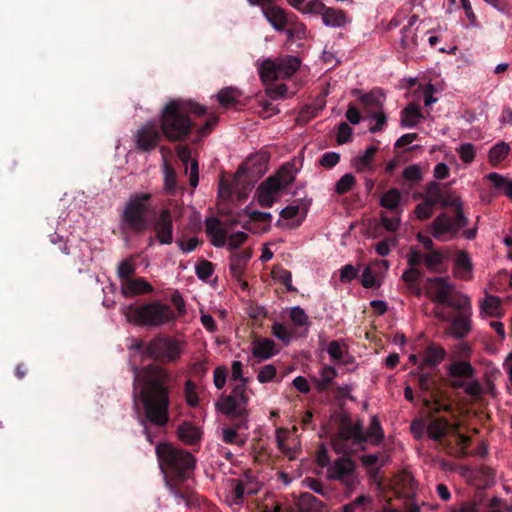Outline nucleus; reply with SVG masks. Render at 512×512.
Listing matches in <instances>:
<instances>
[{"label":"nucleus","instance_id":"f257e3e1","mask_svg":"<svg viewBox=\"0 0 512 512\" xmlns=\"http://www.w3.org/2000/svg\"><path fill=\"white\" fill-rule=\"evenodd\" d=\"M133 392L139 396L144 409V419L141 420L143 433L148 442L154 443L157 437L146 422L165 427L169 420L170 390L173 388L172 375L158 365H147L141 369L133 367Z\"/></svg>","mask_w":512,"mask_h":512},{"label":"nucleus","instance_id":"f03ea898","mask_svg":"<svg viewBox=\"0 0 512 512\" xmlns=\"http://www.w3.org/2000/svg\"><path fill=\"white\" fill-rule=\"evenodd\" d=\"M207 113V108L197 102L172 99L161 110L159 128L169 142H184L194 130L201 139L209 135L218 122V117L213 115L198 127L193 117H202Z\"/></svg>","mask_w":512,"mask_h":512},{"label":"nucleus","instance_id":"7ed1b4c3","mask_svg":"<svg viewBox=\"0 0 512 512\" xmlns=\"http://www.w3.org/2000/svg\"><path fill=\"white\" fill-rule=\"evenodd\" d=\"M155 452L170 493L188 507L199 505V496L190 481L196 465L195 456L170 443L157 444Z\"/></svg>","mask_w":512,"mask_h":512},{"label":"nucleus","instance_id":"20e7f679","mask_svg":"<svg viewBox=\"0 0 512 512\" xmlns=\"http://www.w3.org/2000/svg\"><path fill=\"white\" fill-rule=\"evenodd\" d=\"M157 216L151 193L132 194L120 214V229L123 234H143L152 225Z\"/></svg>","mask_w":512,"mask_h":512},{"label":"nucleus","instance_id":"39448f33","mask_svg":"<svg viewBox=\"0 0 512 512\" xmlns=\"http://www.w3.org/2000/svg\"><path fill=\"white\" fill-rule=\"evenodd\" d=\"M439 205L442 208H452L453 216L445 212L437 215L431 224L432 236L437 240H442V237L446 234H449L451 238H457L459 231L469 224L461 198L446 189Z\"/></svg>","mask_w":512,"mask_h":512},{"label":"nucleus","instance_id":"423d86ee","mask_svg":"<svg viewBox=\"0 0 512 512\" xmlns=\"http://www.w3.org/2000/svg\"><path fill=\"white\" fill-rule=\"evenodd\" d=\"M230 381H237L239 383L233 386L230 394H222L215 403V407L222 414L230 415L234 413L244 417L250 400L247 394L249 379L243 376V364L241 361L232 362Z\"/></svg>","mask_w":512,"mask_h":512},{"label":"nucleus","instance_id":"0eeeda50","mask_svg":"<svg viewBox=\"0 0 512 512\" xmlns=\"http://www.w3.org/2000/svg\"><path fill=\"white\" fill-rule=\"evenodd\" d=\"M128 320L137 325L160 327L176 319L174 310L159 300H154L140 306H129Z\"/></svg>","mask_w":512,"mask_h":512},{"label":"nucleus","instance_id":"6e6552de","mask_svg":"<svg viewBox=\"0 0 512 512\" xmlns=\"http://www.w3.org/2000/svg\"><path fill=\"white\" fill-rule=\"evenodd\" d=\"M426 294L434 303L444 304L458 311H463L465 308L470 309L469 298L458 295L455 292L454 285L450 283L447 278H428L426 282Z\"/></svg>","mask_w":512,"mask_h":512},{"label":"nucleus","instance_id":"1a4fd4ad","mask_svg":"<svg viewBox=\"0 0 512 512\" xmlns=\"http://www.w3.org/2000/svg\"><path fill=\"white\" fill-rule=\"evenodd\" d=\"M300 67V60L295 56L287 55L279 59H265L258 68L261 81L271 84L279 79L290 78Z\"/></svg>","mask_w":512,"mask_h":512},{"label":"nucleus","instance_id":"9d476101","mask_svg":"<svg viewBox=\"0 0 512 512\" xmlns=\"http://www.w3.org/2000/svg\"><path fill=\"white\" fill-rule=\"evenodd\" d=\"M411 375L417 378V384L420 390L424 393H429L431 399L424 398L423 405L428 409L430 414L440 412H448L451 410V404L440 400L437 397V380L431 373H426L424 370H417L411 372Z\"/></svg>","mask_w":512,"mask_h":512},{"label":"nucleus","instance_id":"9b49d317","mask_svg":"<svg viewBox=\"0 0 512 512\" xmlns=\"http://www.w3.org/2000/svg\"><path fill=\"white\" fill-rule=\"evenodd\" d=\"M180 354L179 341L164 335L155 336L145 348V355L159 362H174L180 357Z\"/></svg>","mask_w":512,"mask_h":512},{"label":"nucleus","instance_id":"f8f14e48","mask_svg":"<svg viewBox=\"0 0 512 512\" xmlns=\"http://www.w3.org/2000/svg\"><path fill=\"white\" fill-rule=\"evenodd\" d=\"M352 440L354 444L367 442V435H364V424L362 420L352 423L349 417H343L339 430L333 440V447L336 452L342 451V445Z\"/></svg>","mask_w":512,"mask_h":512},{"label":"nucleus","instance_id":"ddd939ff","mask_svg":"<svg viewBox=\"0 0 512 512\" xmlns=\"http://www.w3.org/2000/svg\"><path fill=\"white\" fill-rule=\"evenodd\" d=\"M160 128L155 122H147L135 134L136 148L142 152L155 149L162 139Z\"/></svg>","mask_w":512,"mask_h":512},{"label":"nucleus","instance_id":"4468645a","mask_svg":"<svg viewBox=\"0 0 512 512\" xmlns=\"http://www.w3.org/2000/svg\"><path fill=\"white\" fill-rule=\"evenodd\" d=\"M155 237L162 245H169L173 242V221L169 209L157 211V216L152 222Z\"/></svg>","mask_w":512,"mask_h":512},{"label":"nucleus","instance_id":"2eb2a0df","mask_svg":"<svg viewBox=\"0 0 512 512\" xmlns=\"http://www.w3.org/2000/svg\"><path fill=\"white\" fill-rule=\"evenodd\" d=\"M354 462L347 457L337 459L329 468L330 478L345 483L348 487L354 486Z\"/></svg>","mask_w":512,"mask_h":512},{"label":"nucleus","instance_id":"dca6fc26","mask_svg":"<svg viewBox=\"0 0 512 512\" xmlns=\"http://www.w3.org/2000/svg\"><path fill=\"white\" fill-rule=\"evenodd\" d=\"M231 422L232 427L223 429V441L226 444H237L239 446H243L245 441L238 438L237 431L242 429H248V418H249V410L246 407V414L244 417H240L236 414H224Z\"/></svg>","mask_w":512,"mask_h":512},{"label":"nucleus","instance_id":"f3484780","mask_svg":"<svg viewBox=\"0 0 512 512\" xmlns=\"http://www.w3.org/2000/svg\"><path fill=\"white\" fill-rule=\"evenodd\" d=\"M262 13L273 29L278 32L285 31L294 15L293 13H287L283 8L274 4L269 7H263Z\"/></svg>","mask_w":512,"mask_h":512},{"label":"nucleus","instance_id":"a211bd4d","mask_svg":"<svg viewBox=\"0 0 512 512\" xmlns=\"http://www.w3.org/2000/svg\"><path fill=\"white\" fill-rule=\"evenodd\" d=\"M473 263L470 255L465 250H459L453 260V275L463 281L473 278Z\"/></svg>","mask_w":512,"mask_h":512},{"label":"nucleus","instance_id":"6ab92c4d","mask_svg":"<svg viewBox=\"0 0 512 512\" xmlns=\"http://www.w3.org/2000/svg\"><path fill=\"white\" fill-rule=\"evenodd\" d=\"M446 357V351L440 345L430 343L422 352L419 370L436 368Z\"/></svg>","mask_w":512,"mask_h":512},{"label":"nucleus","instance_id":"aec40b11","mask_svg":"<svg viewBox=\"0 0 512 512\" xmlns=\"http://www.w3.org/2000/svg\"><path fill=\"white\" fill-rule=\"evenodd\" d=\"M275 178H267L263 181L256 190V197L261 207H271L276 201V195L281 190L276 184Z\"/></svg>","mask_w":512,"mask_h":512},{"label":"nucleus","instance_id":"412c9836","mask_svg":"<svg viewBox=\"0 0 512 512\" xmlns=\"http://www.w3.org/2000/svg\"><path fill=\"white\" fill-rule=\"evenodd\" d=\"M205 230L215 247H223L227 243V230L222 227L219 218L211 216L205 220Z\"/></svg>","mask_w":512,"mask_h":512},{"label":"nucleus","instance_id":"4be33fe9","mask_svg":"<svg viewBox=\"0 0 512 512\" xmlns=\"http://www.w3.org/2000/svg\"><path fill=\"white\" fill-rule=\"evenodd\" d=\"M385 95L380 89H374L368 93L362 94L359 98L366 116L383 111Z\"/></svg>","mask_w":512,"mask_h":512},{"label":"nucleus","instance_id":"5701e85b","mask_svg":"<svg viewBox=\"0 0 512 512\" xmlns=\"http://www.w3.org/2000/svg\"><path fill=\"white\" fill-rule=\"evenodd\" d=\"M153 291V286L142 277L126 279L124 283H121V293L126 298L149 294Z\"/></svg>","mask_w":512,"mask_h":512},{"label":"nucleus","instance_id":"b1692460","mask_svg":"<svg viewBox=\"0 0 512 512\" xmlns=\"http://www.w3.org/2000/svg\"><path fill=\"white\" fill-rule=\"evenodd\" d=\"M451 428V424L446 418L436 417L429 421L426 430L430 439L445 447L444 437Z\"/></svg>","mask_w":512,"mask_h":512},{"label":"nucleus","instance_id":"393cba45","mask_svg":"<svg viewBox=\"0 0 512 512\" xmlns=\"http://www.w3.org/2000/svg\"><path fill=\"white\" fill-rule=\"evenodd\" d=\"M251 257L252 251L250 249H245L241 252H233L231 254L229 258V269L232 277L241 280Z\"/></svg>","mask_w":512,"mask_h":512},{"label":"nucleus","instance_id":"a878e982","mask_svg":"<svg viewBox=\"0 0 512 512\" xmlns=\"http://www.w3.org/2000/svg\"><path fill=\"white\" fill-rule=\"evenodd\" d=\"M177 435L184 444L194 446L199 444L202 431L191 422H183L177 428Z\"/></svg>","mask_w":512,"mask_h":512},{"label":"nucleus","instance_id":"bb28decb","mask_svg":"<svg viewBox=\"0 0 512 512\" xmlns=\"http://www.w3.org/2000/svg\"><path fill=\"white\" fill-rule=\"evenodd\" d=\"M466 308L461 311L462 314L456 316L451 321L450 333L457 339H462L471 331V320L465 313Z\"/></svg>","mask_w":512,"mask_h":512},{"label":"nucleus","instance_id":"cd10ccee","mask_svg":"<svg viewBox=\"0 0 512 512\" xmlns=\"http://www.w3.org/2000/svg\"><path fill=\"white\" fill-rule=\"evenodd\" d=\"M377 151V146H370L364 151L362 155L354 158L353 166L357 172L363 173L366 171H374V157Z\"/></svg>","mask_w":512,"mask_h":512},{"label":"nucleus","instance_id":"c85d7f7f","mask_svg":"<svg viewBox=\"0 0 512 512\" xmlns=\"http://www.w3.org/2000/svg\"><path fill=\"white\" fill-rule=\"evenodd\" d=\"M275 342L272 339L264 338L253 342L252 354L256 358L270 359L276 354Z\"/></svg>","mask_w":512,"mask_h":512},{"label":"nucleus","instance_id":"c756f323","mask_svg":"<svg viewBox=\"0 0 512 512\" xmlns=\"http://www.w3.org/2000/svg\"><path fill=\"white\" fill-rule=\"evenodd\" d=\"M323 23L331 27H344L350 22L345 11L329 7L322 16Z\"/></svg>","mask_w":512,"mask_h":512},{"label":"nucleus","instance_id":"7c9ffc66","mask_svg":"<svg viewBox=\"0 0 512 512\" xmlns=\"http://www.w3.org/2000/svg\"><path fill=\"white\" fill-rule=\"evenodd\" d=\"M295 174L296 170L294 164L286 163L278 170L275 175L270 176L269 178H275L277 181V186H279V189L282 191L294 181Z\"/></svg>","mask_w":512,"mask_h":512},{"label":"nucleus","instance_id":"2f4dec72","mask_svg":"<svg viewBox=\"0 0 512 512\" xmlns=\"http://www.w3.org/2000/svg\"><path fill=\"white\" fill-rule=\"evenodd\" d=\"M401 192L397 188H390L380 198V206L391 212H400Z\"/></svg>","mask_w":512,"mask_h":512},{"label":"nucleus","instance_id":"473e14b6","mask_svg":"<svg viewBox=\"0 0 512 512\" xmlns=\"http://www.w3.org/2000/svg\"><path fill=\"white\" fill-rule=\"evenodd\" d=\"M481 312L490 317L500 318L502 316L500 298L494 295H487L481 303Z\"/></svg>","mask_w":512,"mask_h":512},{"label":"nucleus","instance_id":"72a5a7b5","mask_svg":"<svg viewBox=\"0 0 512 512\" xmlns=\"http://www.w3.org/2000/svg\"><path fill=\"white\" fill-rule=\"evenodd\" d=\"M287 35V41L292 42L295 39H305L307 34L306 26L298 21L297 16L294 14L289 24L285 29Z\"/></svg>","mask_w":512,"mask_h":512},{"label":"nucleus","instance_id":"f704fd0d","mask_svg":"<svg viewBox=\"0 0 512 512\" xmlns=\"http://www.w3.org/2000/svg\"><path fill=\"white\" fill-rule=\"evenodd\" d=\"M242 95L241 91L233 87H226L221 89L217 94V100L223 107L235 106L239 103V97Z\"/></svg>","mask_w":512,"mask_h":512},{"label":"nucleus","instance_id":"c9c22d12","mask_svg":"<svg viewBox=\"0 0 512 512\" xmlns=\"http://www.w3.org/2000/svg\"><path fill=\"white\" fill-rule=\"evenodd\" d=\"M364 435H367V442L370 441L373 445H379L384 439V430L376 415L371 418L370 426Z\"/></svg>","mask_w":512,"mask_h":512},{"label":"nucleus","instance_id":"e433bc0d","mask_svg":"<svg viewBox=\"0 0 512 512\" xmlns=\"http://www.w3.org/2000/svg\"><path fill=\"white\" fill-rule=\"evenodd\" d=\"M486 178L495 188L502 189L505 196L512 200V179L506 178L496 172L489 173Z\"/></svg>","mask_w":512,"mask_h":512},{"label":"nucleus","instance_id":"4c0bfd02","mask_svg":"<svg viewBox=\"0 0 512 512\" xmlns=\"http://www.w3.org/2000/svg\"><path fill=\"white\" fill-rule=\"evenodd\" d=\"M448 373L455 378H470L474 375V368L467 361H458L449 366Z\"/></svg>","mask_w":512,"mask_h":512},{"label":"nucleus","instance_id":"58836bf2","mask_svg":"<svg viewBox=\"0 0 512 512\" xmlns=\"http://www.w3.org/2000/svg\"><path fill=\"white\" fill-rule=\"evenodd\" d=\"M272 277L277 282L284 285L289 292L296 291V288L292 285V274L289 270L283 268L280 265L274 266L272 269Z\"/></svg>","mask_w":512,"mask_h":512},{"label":"nucleus","instance_id":"ea45409f","mask_svg":"<svg viewBox=\"0 0 512 512\" xmlns=\"http://www.w3.org/2000/svg\"><path fill=\"white\" fill-rule=\"evenodd\" d=\"M422 113L420 109L413 105L409 104L406 108H404L401 112V126L403 127H415L417 122L415 118H422Z\"/></svg>","mask_w":512,"mask_h":512},{"label":"nucleus","instance_id":"a19ab883","mask_svg":"<svg viewBox=\"0 0 512 512\" xmlns=\"http://www.w3.org/2000/svg\"><path fill=\"white\" fill-rule=\"evenodd\" d=\"M444 262V255L441 250H431L425 254L424 264L430 272H439Z\"/></svg>","mask_w":512,"mask_h":512},{"label":"nucleus","instance_id":"79ce46f5","mask_svg":"<svg viewBox=\"0 0 512 512\" xmlns=\"http://www.w3.org/2000/svg\"><path fill=\"white\" fill-rule=\"evenodd\" d=\"M422 277V273L418 268L410 267L405 270L401 276L402 280L409 284L410 288L414 291L417 296L421 295V290L417 286V283Z\"/></svg>","mask_w":512,"mask_h":512},{"label":"nucleus","instance_id":"37998d69","mask_svg":"<svg viewBox=\"0 0 512 512\" xmlns=\"http://www.w3.org/2000/svg\"><path fill=\"white\" fill-rule=\"evenodd\" d=\"M136 271L135 264L132 257L122 260L117 268V275L121 283H124L126 279H131Z\"/></svg>","mask_w":512,"mask_h":512},{"label":"nucleus","instance_id":"c03bdc74","mask_svg":"<svg viewBox=\"0 0 512 512\" xmlns=\"http://www.w3.org/2000/svg\"><path fill=\"white\" fill-rule=\"evenodd\" d=\"M164 189L168 194H173L176 188L177 174L175 169L167 162L163 165Z\"/></svg>","mask_w":512,"mask_h":512},{"label":"nucleus","instance_id":"a18cd8bd","mask_svg":"<svg viewBox=\"0 0 512 512\" xmlns=\"http://www.w3.org/2000/svg\"><path fill=\"white\" fill-rule=\"evenodd\" d=\"M510 147L505 142L494 145L489 152V159L494 165L503 161L509 154Z\"/></svg>","mask_w":512,"mask_h":512},{"label":"nucleus","instance_id":"49530a36","mask_svg":"<svg viewBox=\"0 0 512 512\" xmlns=\"http://www.w3.org/2000/svg\"><path fill=\"white\" fill-rule=\"evenodd\" d=\"M400 45L403 49H414L418 46L417 34L409 26L401 29Z\"/></svg>","mask_w":512,"mask_h":512},{"label":"nucleus","instance_id":"de8ad7c7","mask_svg":"<svg viewBox=\"0 0 512 512\" xmlns=\"http://www.w3.org/2000/svg\"><path fill=\"white\" fill-rule=\"evenodd\" d=\"M356 184V178L353 174L343 175L335 184V192L339 195L348 193Z\"/></svg>","mask_w":512,"mask_h":512},{"label":"nucleus","instance_id":"09e8293b","mask_svg":"<svg viewBox=\"0 0 512 512\" xmlns=\"http://www.w3.org/2000/svg\"><path fill=\"white\" fill-rule=\"evenodd\" d=\"M337 376V370L333 366H324L321 369V382L318 384L320 390H326Z\"/></svg>","mask_w":512,"mask_h":512},{"label":"nucleus","instance_id":"8fccbe9b","mask_svg":"<svg viewBox=\"0 0 512 512\" xmlns=\"http://www.w3.org/2000/svg\"><path fill=\"white\" fill-rule=\"evenodd\" d=\"M214 272V265L208 260H201L195 267L197 277L203 281L208 280Z\"/></svg>","mask_w":512,"mask_h":512},{"label":"nucleus","instance_id":"3c124183","mask_svg":"<svg viewBox=\"0 0 512 512\" xmlns=\"http://www.w3.org/2000/svg\"><path fill=\"white\" fill-rule=\"evenodd\" d=\"M329 7L321 0H310L307 4L304 5L303 9H301V13L303 14H320L321 16L327 11Z\"/></svg>","mask_w":512,"mask_h":512},{"label":"nucleus","instance_id":"603ef678","mask_svg":"<svg viewBox=\"0 0 512 512\" xmlns=\"http://www.w3.org/2000/svg\"><path fill=\"white\" fill-rule=\"evenodd\" d=\"M290 319L298 327L308 325V315L300 306H294L291 308Z\"/></svg>","mask_w":512,"mask_h":512},{"label":"nucleus","instance_id":"864d4df0","mask_svg":"<svg viewBox=\"0 0 512 512\" xmlns=\"http://www.w3.org/2000/svg\"><path fill=\"white\" fill-rule=\"evenodd\" d=\"M185 398L190 407H196L199 404V397L196 393V385L193 381L185 382Z\"/></svg>","mask_w":512,"mask_h":512},{"label":"nucleus","instance_id":"5fc2aeb1","mask_svg":"<svg viewBox=\"0 0 512 512\" xmlns=\"http://www.w3.org/2000/svg\"><path fill=\"white\" fill-rule=\"evenodd\" d=\"M398 215L389 217L386 213H381V222L384 228L389 232H395L400 226V212H396Z\"/></svg>","mask_w":512,"mask_h":512},{"label":"nucleus","instance_id":"6e6d98bb","mask_svg":"<svg viewBox=\"0 0 512 512\" xmlns=\"http://www.w3.org/2000/svg\"><path fill=\"white\" fill-rule=\"evenodd\" d=\"M287 91L288 87L286 84L272 85L271 83L265 89L266 95L274 100L284 97Z\"/></svg>","mask_w":512,"mask_h":512},{"label":"nucleus","instance_id":"4d7b16f0","mask_svg":"<svg viewBox=\"0 0 512 512\" xmlns=\"http://www.w3.org/2000/svg\"><path fill=\"white\" fill-rule=\"evenodd\" d=\"M276 373V367L273 364H267L260 369L257 379L260 383H268L274 379Z\"/></svg>","mask_w":512,"mask_h":512},{"label":"nucleus","instance_id":"13d9d810","mask_svg":"<svg viewBox=\"0 0 512 512\" xmlns=\"http://www.w3.org/2000/svg\"><path fill=\"white\" fill-rule=\"evenodd\" d=\"M272 334L285 344H288L291 341V334L282 323L275 322L272 325Z\"/></svg>","mask_w":512,"mask_h":512},{"label":"nucleus","instance_id":"bf43d9fd","mask_svg":"<svg viewBox=\"0 0 512 512\" xmlns=\"http://www.w3.org/2000/svg\"><path fill=\"white\" fill-rule=\"evenodd\" d=\"M367 118L374 119L376 123L369 128V132L377 133L382 131L384 127L387 125V116L384 111H379L378 113L371 114Z\"/></svg>","mask_w":512,"mask_h":512},{"label":"nucleus","instance_id":"052dcab7","mask_svg":"<svg viewBox=\"0 0 512 512\" xmlns=\"http://www.w3.org/2000/svg\"><path fill=\"white\" fill-rule=\"evenodd\" d=\"M403 178L409 182H418L422 179V171L418 165H410L403 170Z\"/></svg>","mask_w":512,"mask_h":512},{"label":"nucleus","instance_id":"680f3d73","mask_svg":"<svg viewBox=\"0 0 512 512\" xmlns=\"http://www.w3.org/2000/svg\"><path fill=\"white\" fill-rule=\"evenodd\" d=\"M445 191L446 189H444L441 184L436 181H431L426 185V193L432 198L437 199L439 203L442 201Z\"/></svg>","mask_w":512,"mask_h":512},{"label":"nucleus","instance_id":"e2e57ef3","mask_svg":"<svg viewBox=\"0 0 512 512\" xmlns=\"http://www.w3.org/2000/svg\"><path fill=\"white\" fill-rule=\"evenodd\" d=\"M339 161H340V154L337 152L331 151V152L324 153L321 156L319 163L321 166L331 169V168L335 167L339 163Z\"/></svg>","mask_w":512,"mask_h":512},{"label":"nucleus","instance_id":"0e129e2a","mask_svg":"<svg viewBox=\"0 0 512 512\" xmlns=\"http://www.w3.org/2000/svg\"><path fill=\"white\" fill-rule=\"evenodd\" d=\"M227 374H228V371H227V368L224 367V366H218L214 369V372H213V380H214V385L217 389L221 390L225 384H226V380H227Z\"/></svg>","mask_w":512,"mask_h":512},{"label":"nucleus","instance_id":"69168bd1","mask_svg":"<svg viewBox=\"0 0 512 512\" xmlns=\"http://www.w3.org/2000/svg\"><path fill=\"white\" fill-rule=\"evenodd\" d=\"M425 254L417 248L411 247L407 255V263L410 267L418 268L424 262Z\"/></svg>","mask_w":512,"mask_h":512},{"label":"nucleus","instance_id":"338daca9","mask_svg":"<svg viewBox=\"0 0 512 512\" xmlns=\"http://www.w3.org/2000/svg\"><path fill=\"white\" fill-rule=\"evenodd\" d=\"M459 156L464 163H470L475 157V148L471 143H465L458 149Z\"/></svg>","mask_w":512,"mask_h":512},{"label":"nucleus","instance_id":"774afa93","mask_svg":"<svg viewBox=\"0 0 512 512\" xmlns=\"http://www.w3.org/2000/svg\"><path fill=\"white\" fill-rule=\"evenodd\" d=\"M352 128L346 123L341 122L338 126L337 142L344 144L351 141Z\"/></svg>","mask_w":512,"mask_h":512}]
</instances>
